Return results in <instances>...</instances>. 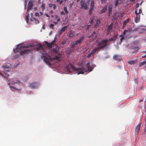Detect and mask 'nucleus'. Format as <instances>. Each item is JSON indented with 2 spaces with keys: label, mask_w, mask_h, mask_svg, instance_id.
Returning <instances> with one entry per match:
<instances>
[{
  "label": "nucleus",
  "mask_w": 146,
  "mask_h": 146,
  "mask_svg": "<svg viewBox=\"0 0 146 146\" xmlns=\"http://www.w3.org/2000/svg\"><path fill=\"white\" fill-rule=\"evenodd\" d=\"M61 0H56V1L57 2H59Z\"/></svg>",
  "instance_id": "nucleus-63"
},
{
  "label": "nucleus",
  "mask_w": 146,
  "mask_h": 146,
  "mask_svg": "<svg viewBox=\"0 0 146 146\" xmlns=\"http://www.w3.org/2000/svg\"><path fill=\"white\" fill-rule=\"evenodd\" d=\"M94 9H92V8H90L89 11V15H90L92 13V11Z\"/></svg>",
  "instance_id": "nucleus-40"
},
{
  "label": "nucleus",
  "mask_w": 146,
  "mask_h": 146,
  "mask_svg": "<svg viewBox=\"0 0 146 146\" xmlns=\"http://www.w3.org/2000/svg\"><path fill=\"white\" fill-rule=\"evenodd\" d=\"M54 25L53 24H51L49 26V27L50 29H54Z\"/></svg>",
  "instance_id": "nucleus-38"
},
{
  "label": "nucleus",
  "mask_w": 146,
  "mask_h": 146,
  "mask_svg": "<svg viewBox=\"0 0 146 146\" xmlns=\"http://www.w3.org/2000/svg\"><path fill=\"white\" fill-rule=\"evenodd\" d=\"M11 68V66L10 64H6L3 66V68L6 71H8V70Z\"/></svg>",
  "instance_id": "nucleus-11"
},
{
  "label": "nucleus",
  "mask_w": 146,
  "mask_h": 146,
  "mask_svg": "<svg viewBox=\"0 0 146 146\" xmlns=\"http://www.w3.org/2000/svg\"><path fill=\"white\" fill-rule=\"evenodd\" d=\"M41 8L43 10L45 9V5L44 3H42V4Z\"/></svg>",
  "instance_id": "nucleus-34"
},
{
  "label": "nucleus",
  "mask_w": 146,
  "mask_h": 146,
  "mask_svg": "<svg viewBox=\"0 0 146 146\" xmlns=\"http://www.w3.org/2000/svg\"><path fill=\"white\" fill-rule=\"evenodd\" d=\"M84 36H82L78 40L74 41L72 45H71V48H74L75 46L82 43L84 40Z\"/></svg>",
  "instance_id": "nucleus-5"
},
{
  "label": "nucleus",
  "mask_w": 146,
  "mask_h": 146,
  "mask_svg": "<svg viewBox=\"0 0 146 146\" xmlns=\"http://www.w3.org/2000/svg\"><path fill=\"white\" fill-rule=\"evenodd\" d=\"M136 8H138L139 7V4H138V3H137L136 4Z\"/></svg>",
  "instance_id": "nucleus-60"
},
{
  "label": "nucleus",
  "mask_w": 146,
  "mask_h": 146,
  "mask_svg": "<svg viewBox=\"0 0 146 146\" xmlns=\"http://www.w3.org/2000/svg\"><path fill=\"white\" fill-rule=\"evenodd\" d=\"M127 32V30H124L123 32L122 33V35L123 36V35L124 36L125 35V32Z\"/></svg>",
  "instance_id": "nucleus-43"
},
{
  "label": "nucleus",
  "mask_w": 146,
  "mask_h": 146,
  "mask_svg": "<svg viewBox=\"0 0 146 146\" xmlns=\"http://www.w3.org/2000/svg\"><path fill=\"white\" fill-rule=\"evenodd\" d=\"M37 46L38 47L37 50H39V49L40 48H42V45L41 44H39L38 45H37Z\"/></svg>",
  "instance_id": "nucleus-36"
},
{
  "label": "nucleus",
  "mask_w": 146,
  "mask_h": 146,
  "mask_svg": "<svg viewBox=\"0 0 146 146\" xmlns=\"http://www.w3.org/2000/svg\"><path fill=\"white\" fill-rule=\"evenodd\" d=\"M35 15L36 16L38 17V16H39V14L38 13H35Z\"/></svg>",
  "instance_id": "nucleus-52"
},
{
  "label": "nucleus",
  "mask_w": 146,
  "mask_h": 146,
  "mask_svg": "<svg viewBox=\"0 0 146 146\" xmlns=\"http://www.w3.org/2000/svg\"><path fill=\"white\" fill-rule=\"evenodd\" d=\"M108 42V40L106 39L103 40L100 42L98 43V45L99 46L98 47V48L100 50L106 48L108 45L107 43Z\"/></svg>",
  "instance_id": "nucleus-3"
},
{
  "label": "nucleus",
  "mask_w": 146,
  "mask_h": 146,
  "mask_svg": "<svg viewBox=\"0 0 146 146\" xmlns=\"http://www.w3.org/2000/svg\"><path fill=\"white\" fill-rule=\"evenodd\" d=\"M141 123H140L139 124L137 125L135 127V131H136V130H137V135L138 134L139 132L140 131V129L141 127Z\"/></svg>",
  "instance_id": "nucleus-13"
},
{
  "label": "nucleus",
  "mask_w": 146,
  "mask_h": 146,
  "mask_svg": "<svg viewBox=\"0 0 146 146\" xmlns=\"http://www.w3.org/2000/svg\"><path fill=\"white\" fill-rule=\"evenodd\" d=\"M112 8V7L111 6H110L109 7H108V11H109V14H110V12L111 11Z\"/></svg>",
  "instance_id": "nucleus-37"
},
{
  "label": "nucleus",
  "mask_w": 146,
  "mask_h": 146,
  "mask_svg": "<svg viewBox=\"0 0 146 146\" xmlns=\"http://www.w3.org/2000/svg\"><path fill=\"white\" fill-rule=\"evenodd\" d=\"M80 9L86 10L88 9L89 5V1H85V0H81L80 2Z\"/></svg>",
  "instance_id": "nucleus-4"
},
{
  "label": "nucleus",
  "mask_w": 146,
  "mask_h": 146,
  "mask_svg": "<svg viewBox=\"0 0 146 146\" xmlns=\"http://www.w3.org/2000/svg\"><path fill=\"white\" fill-rule=\"evenodd\" d=\"M61 14L62 15H64V13L63 11H61Z\"/></svg>",
  "instance_id": "nucleus-54"
},
{
  "label": "nucleus",
  "mask_w": 146,
  "mask_h": 146,
  "mask_svg": "<svg viewBox=\"0 0 146 146\" xmlns=\"http://www.w3.org/2000/svg\"><path fill=\"white\" fill-rule=\"evenodd\" d=\"M146 57V54L145 55H143L142 56V58H144Z\"/></svg>",
  "instance_id": "nucleus-53"
},
{
  "label": "nucleus",
  "mask_w": 146,
  "mask_h": 146,
  "mask_svg": "<svg viewBox=\"0 0 146 146\" xmlns=\"http://www.w3.org/2000/svg\"><path fill=\"white\" fill-rule=\"evenodd\" d=\"M42 56L44 58V61L48 65H50V62L54 59L53 58H51L49 55L45 52L42 54Z\"/></svg>",
  "instance_id": "nucleus-2"
},
{
  "label": "nucleus",
  "mask_w": 146,
  "mask_h": 146,
  "mask_svg": "<svg viewBox=\"0 0 146 146\" xmlns=\"http://www.w3.org/2000/svg\"><path fill=\"white\" fill-rule=\"evenodd\" d=\"M73 4V2H72L70 4V7H71L72 6V5Z\"/></svg>",
  "instance_id": "nucleus-62"
},
{
  "label": "nucleus",
  "mask_w": 146,
  "mask_h": 146,
  "mask_svg": "<svg viewBox=\"0 0 146 146\" xmlns=\"http://www.w3.org/2000/svg\"><path fill=\"white\" fill-rule=\"evenodd\" d=\"M145 112L146 113V104H145Z\"/></svg>",
  "instance_id": "nucleus-64"
},
{
  "label": "nucleus",
  "mask_w": 146,
  "mask_h": 146,
  "mask_svg": "<svg viewBox=\"0 0 146 146\" xmlns=\"http://www.w3.org/2000/svg\"><path fill=\"white\" fill-rule=\"evenodd\" d=\"M106 0H102L101 1V2L102 4L104 3Z\"/></svg>",
  "instance_id": "nucleus-49"
},
{
  "label": "nucleus",
  "mask_w": 146,
  "mask_h": 146,
  "mask_svg": "<svg viewBox=\"0 0 146 146\" xmlns=\"http://www.w3.org/2000/svg\"><path fill=\"white\" fill-rule=\"evenodd\" d=\"M62 33V31H61L60 30V31H59V32H58V35H60Z\"/></svg>",
  "instance_id": "nucleus-51"
},
{
  "label": "nucleus",
  "mask_w": 146,
  "mask_h": 146,
  "mask_svg": "<svg viewBox=\"0 0 146 146\" xmlns=\"http://www.w3.org/2000/svg\"><path fill=\"white\" fill-rule=\"evenodd\" d=\"M95 19L94 17H91L90 18V19L89 21V23L91 24L90 25H91L93 24V21Z\"/></svg>",
  "instance_id": "nucleus-18"
},
{
  "label": "nucleus",
  "mask_w": 146,
  "mask_h": 146,
  "mask_svg": "<svg viewBox=\"0 0 146 146\" xmlns=\"http://www.w3.org/2000/svg\"><path fill=\"white\" fill-rule=\"evenodd\" d=\"M63 1L62 0H60V1L59 2V3L60 4H62L63 3Z\"/></svg>",
  "instance_id": "nucleus-55"
},
{
  "label": "nucleus",
  "mask_w": 146,
  "mask_h": 146,
  "mask_svg": "<svg viewBox=\"0 0 146 146\" xmlns=\"http://www.w3.org/2000/svg\"><path fill=\"white\" fill-rule=\"evenodd\" d=\"M67 26H65L62 27L60 30L62 32H64L67 29Z\"/></svg>",
  "instance_id": "nucleus-29"
},
{
  "label": "nucleus",
  "mask_w": 146,
  "mask_h": 146,
  "mask_svg": "<svg viewBox=\"0 0 146 146\" xmlns=\"http://www.w3.org/2000/svg\"><path fill=\"white\" fill-rule=\"evenodd\" d=\"M45 15L47 17H49V15L47 14H45Z\"/></svg>",
  "instance_id": "nucleus-57"
},
{
  "label": "nucleus",
  "mask_w": 146,
  "mask_h": 146,
  "mask_svg": "<svg viewBox=\"0 0 146 146\" xmlns=\"http://www.w3.org/2000/svg\"><path fill=\"white\" fill-rule=\"evenodd\" d=\"M139 20L140 19L136 17L135 19V23H137L139 21Z\"/></svg>",
  "instance_id": "nucleus-33"
},
{
  "label": "nucleus",
  "mask_w": 146,
  "mask_h": 146,
  "mask_svg": "<svg viewBox=\"0 0 146 146\" xmlns=\"http://www.w3.org/2000/svg\"><path fill=\"white\" fill-rule=\"evenodd\" d=\"M19 57V55H18V54H17V55H15L14 56V58H18Z\"/></svg>",
  "instance_id": "nucleus-50"
},
{
  "label": "nucleus",
  "mask_w": 146,
  "mask_h": 146,
  "mask_svg": "<svg viewBox=\"0 0 146 146\" xmlns=\"http://www.w3.org/2000/svg\"><path fill=\"white\" fill-rule=\"evenodd\" d=\"M92 55H93V54H92V52H91L90 54H88V55L87 56V58H90L91 57V56Z\"/></svg>",
  "instance_id": "nucleus-39"
},
{
  "label": "nucleus",
  "mask_w": 146,
  "mask_h": 146,
  "mask_svg": "<svg viewBox=\"0 0 146 146\" xmlns=\"http://www.w3.org/2000/svg\"><path fill=\"white\" fill-rule=\"evenodd\" d=\"M33 5V3L32 2L29 1V2L27 6V12H29V11L32 9Z\"/></svg>",
  "instance_id": "nucleus-10"
},
{
  "label": "nucleus",
  "mask_w": 146,
  "mask_h": 146,
  "mask_svg": "<svg viewBox=\"0 0 146 146\" xmlns=\"http://www.w3.org/2000/svg\"><path fill=\"white\" fill-rule=\"evenodd\" d=\"M12 83L13 84H18L20 83V82L19 80H17L16 82H12Z\"/></svg>",
  "instance_id": "nucleus-32"
},
{
  "label": "nucleus",
  "mask_w": 146,
  "mask_h": 146,
  "mask_svg": "<svg viewBox=\"0 0 146 146\" xmlns=\"http://www.w3.org/2000/svg\"><path fill=\"white\" fill-rule=\"evenodd\" d=\"M136 17L138 18L139 19H140V15H139V14H136Z\"/></svg>",
  "instance_id": "nucleus-46"
},
{
  "label": "nucleus",
  "mask_w": 146,
  "mask_h": 146,
  "mask_svg": "<svg viewBox=\"0 0 146 146\" xmlns=\"http://www.w3.org/2000/svg\"><path fill=\"white\" fill-rule=\"evenodd\" d=\"M10 87L11 90L12 91H14L15 90H18L19 91L21 90V89H18L17 88H16L15 87L13 86H10Z\"/></svg>",
  "instance_id": "nucleus-21"
},
{
  "label": "nucleus",
  "mask_w": 146,
  "mask_h": 146,
  "mask_svg": "<svg viewBox=\"0 0 146 146\" xmlns=\"http://www.w3.org/2000/svg\"><path fill=\"white\" fill-rule=\"evenodd\" d=\"M99 50H100L98 48V47H96V48H95L94 49L93 51L91 52H92V54H93L94 53H95L97 51H98Z\"/></svg>",
  "instance_id": "nucleus-26"
},
{
  "label": "nucleus",
  "mask_w": 146,
  "mask_h": 146,
  "mask_svg": "<svg viewBox=\"0 0 146 146\" xmlns=\"http://www.w3.org/2000/svg\"><path fill=\"white\" fill-rule=\"evenodd\" d=\"M49 6L50 7H52L53 9H55L56 8V5L54 4H50L49 5Z\"/></svg>",
  "instance_id": "nucleus-28"
},
{
  "label": "nucleus",
  "mask_w": 146,
  "mask_h": 146,
  "mask_svg": "<svg viewBox=\"0 0 146 146\" xmlns=\"http://www.w3.org/2000/svg\"><path fill=\"white\" fill-rule=\"evenodd\" d=\"M56 40H57V38L56 37H55L54 40L52 42H54V43L56 42Z\"/></svg>",
  "instance_id": "nucleus-48"
},
{
  "label": "nucleus",
  "mask_w": 146,
  "mask_h": 146,
  "mask_svg": "<svg viewBox=\"0 0 146 146\" xmlns=\"http://www.w3.org/2000/svg\"><path fill=\"white\" fill-rule=\"evenodd\" d=\"M95 35V38H96L97 36V35L96 34V33L95 32H93L91 34V35L90 36H89V38H91L94 37V35Z\"/></svg>",
  "instance_id": "nucleus-23"
},
{
  "label": "nucleus",
  "mask_w": 146,
  "mask_h": 146,
  "mask_svg": "<svg viewBox=\"0 0 146 146\" xmlns=\"http://www.w3.org/2000/svg\"><path fill=\"white\" fill-rule=\"evenodd\" d=\"M143 130L144 131L143 133L144 134H146V127H145V128Z\"/></svg>",
  "instance_id": "nucleus-45"
},
{
  "label": "nucleus",
  "mask_w": 146,
  "mask_h": 146,
  "mask_svg": "<svg viewBox=\"0 0 146 146\" xmlns=\"http://www.w3.org/2000/svg\"><path fill=\"white\" fill-rule=\"evenodd\" d=\"M44 42L46 45L47 48H50L52 47V46L50 43H48L46 41H45Z\"/></svg>",
  "instance_id": "nucleus-20"
},
{
  "label": "nucleus",
  "mask_w": 146,
  "mask_h": 146,
  "mask_svg": "<svg viewBox=\"0 0 146 146\" xmlns=\"http://www.w3.org/2000/svg\"><path fill=\"white\" fill-rule=\"evenodd\" d=\"M112 23H111L110 25L108 26L107 28V31L108 32H110L112 29Z\"/></svg>",
  "instance_id": "nucleus-14"
},
{
  "label": "nucleus",
  "mask_w": 146,
  "mask_h": 146,
  "mask_svg": "<svg viewBox=\"0 0 146 146\" xmlns=\"http://www.w3.org/2000/svg\"><path fill=\"white\" fill-rule=\"evenodd\" d=\"M90 8H92V9H94V3L93 1H92L90 3Z\"/></svg>",
  "instance_id": "nucleus-19"
},
{
  "label": "nucleus",
  "mask_w": 146,
  "mask_h": 146,
  "mask_svg": "<svg viewBox=\"0 0 146 146\" xmlns=\"http://www.w3.org/2000/svg\"><path fill=\"white\" fill-rule=\"evenodd\" d=\"M129 21V18H128L126 20H125L123 21V24L126 25L127 23H128Z\"/></svg>",
  "instance_id": "nucleus-30"
},
{
  "label": "nucleus",
  "mask_w": 146,
  "mask_h": 146,
  "mask_svg": "<svg viewBox=\"0 0 146 146\" xmlns=\"http://www.w3.org/2000/svg\"><path fill=\"white\" fill-rule=\"evenodd\" d=\"M69 36L70 37L72 38L74 36H78L79 35V34L77 33L75 31H70L69 32Z\"/></svg>",
  "instance_id": "nucleus-8"
},
{
  "label": "nucleus",
  "mask_w": 146,
  "mask_h": 146,
  "mask_svg": "<svg viewBox=\"0 0 146 146\" xmlns=\"http://www.w3.org/2000/svg\"><path fill=\"white\" fill-rule=\"evenodd\" d=\"M117 37L116 35H114L113 37L110 38L108 40L109 41H115Z\"/></svg>",
  "instance_id": "nucleus-15"
},
{
  "label": "nucleus",
  "mask_w": 146,
  "mask_h": 146,
  "mask_svg": "<svg viewBox=\"0 0 146 146\" xmlns=\"http://www.w3.org/2000/svg\"><path fill=\"white\" fill-rule=\"evenodd\" d=\"M29 46L28 48H29V49H25L24 50L21 51L20 52V55H22L24 54H28L33 50L34 48V45H31Z\"/></svg>",
  "instance_id": "nucleus-6"
},
{
  "label": "nucleus",
  "mask_w": 146,
  "mask_h": 146,
  "mask_svg": "<svg viewBox=\"0 0 146 146\" xmlns=\"http://www.w3.org/2000/svg\"><path fill=\"white\" fill-rule=\"evenodd\" d=\"M135 61L133 60H130L128 62V63L129 64L132 65L135 63Z\"/></svg>",
  "instance_id": "nucleus-25"
},
{
  "label": "nucleus",
  "mask_w": 146,
  "mask_h": 146,
  "mask_svg": "<svg viewBox=\"0 0 146 146\" xmlns=\"http://www.w3.org/2000/svg\"><path fill=\"white\" fill-rule=\"evenodd\" d=\"M64 10L65 12V13L66 14H68V11L67 9V8L66 7H64Z\"/></svg>",
  "instance_id": "nucleus-35"
},
{
  "label": "nucleus",
  "mask_w": 146,
  "mask_h": 146,
  "mask_svg": "<svg viewBox=\"0 0 146 146\" xmlns=\"http://www.w3.org/2000/svg\"><path fill=\"white\" fill-rule=\"evenodd\" d=\"M50 14H52L53 13V11L52 10H51L50 11Z\"/></svg>",
  "instance_id": "nucleus-56"
},
{
  "label": "nucleus",
  "mask_w": 146,
  "mask_h": 146,
  "mask_svg": "<svg viewBox=\"0 0 146 146\" xmlns=\"http://www.w3.org/2000/svg\"><path fill=\"white\" fill-rule=\"evenodd\" d=\"M29 12H27V13L25 16V20L26 21L27 23H28L29 20V14L28 13Z\"/></svg>",
  "instance_id": "nucleus-24"
},
{
  "label": "nucleus",
  "mask_w": 146,
  "mask_h": 146,
  "mask_svg": "<svg viewBox=\"0 0 146 146\" xmlns=\"http://www.w3.org/2000/svg\"><path fill=\"white\" fill-rule=\"evenodd\" d=\"M113 59L116 61H120L121 60L120 56L117 55H115L113 57Z\"/></svg>",
  "instance_id": "nucleus-12"
},
{
  "label": "nucleus",
  "mask_w": 146,
  "mask_h": 146,
  "mask_svg": "<svg viewBox=\"0 0 146 146\" xmlns=\"http://www.w3.org/2000/svg\"><path fill=\"white\" fill-rule=\"evenodd\" d=\"M86 66L88 68L87 70H85L83 66H81L80 68H76L73 66L72 64H69L66 66L65 69L68 73H71L72 71H77L78 74H84V72L89 71L90 72L92 71L93 69L95 66L94 65L90 64V62H88L86 64Z\"/></svg>",
  "instance_id": "nucleus-1"
},
{
  "label": "nucleus",
  "mask_w": 146,
  "mask_h": 146,
  "mask_svg": "<svg viewBox=\"0 0 146 146\" xmlns=\"http://www.w3.org/2000/svg\"><path fill=\"white\" fill-rule=\"evenodd\" d=\"M60 21V18H58V19H57V21L58 22H59Z\"/></svg>",
  "instance_id": "nucleus-61"
},
{
  "label": "nucleus",
  "mask_w": 146,
  "mask_h": 146,
  "mask_svg": "<svg viewBox=\"0 0 146 146\" xmlns=\"http://www.w3.org/2000/svg\"><path fill=\"white\" fill-rule=\"evenodd\" d=\"M29 85L31 87L35 88L38 86V84L37 83L34 82L30 83L29 84Z\"/></svg>",
  "instance_id": "nucleus-9"
},
{
  "label": "nucleus",
  "mask_w": 146,
  "mask_h": 146,
  "mask_svg": "<svg viewBox=\"0 0 146 146\" xmlns=\"http://www.w3.org/2000/svg\"><path fill=\"white\" fill-rule=\"evenodd\" d=\"M134 48L136 50V52H137L138 50L139 49V48L138 47H134Z\"/></svg>",
  "instance_id": "nucleus-44"
},
{
  "label": "nucleus",
  "mask_w": 146,
  "mask_h": 146,
  "mask_svg": "<svg viewBox=\"0 0 146 146\" xmlns=\"http://www.w3.org/2000/svg\"><path fill=\"white\" fill-rule=\"evenodd\" d=\"M50 43L51 44L52 46V45H53L54 44V42H52V41Z\"/></svg>",
  "instance_id": "nucleus-59"
},
{
  "label": "nucleus",
  "mask_w": 146,
  "mask_h": 146,
  "mask_svg": "<svg viewBox=\"0 0 146 146\" xmlns=\"http://www.w3.org/2000/svg\"><path fill=\"white\" fill-rule=\"evenodd\" d=\"M139 43V40L135 41L132 42V43L134 44H138Z\"/></svg>",
  "instance_id": "nucleus-31"
},
{
  "label": "nucleus",
  "mask_w": 146,
  "mask_h": 146,
  "mask_svg": "<svg viewBox=\"0 0 146 146\" xmlns=\"http://www.w3.org/2000/svg\"><path fill=\"white\" fill-rule=\"evenodd\" d=\"M118 4V1L116 0L115 1V6H117Z\"/></svg>",
  "instance_id": "nucleus-42"
},
{
  "label": "nucleus",
  "mask_w": 146,
  "mask_h": 146,
  "mask_svg": "<svg viewBox=\"0 0 146 146\" xmlns=\"http://www.w3.org/2000/svg\"><path fill=\"white\" fill-rule=\"evenodd\" d=\"M107 10V7L105 6L104 7H103L101 11V12L100 13V14L101 13H104L106 12Z\"/></svg>",
  "instance_id": "nucleus-16"
},
{
  "label": "nucleus",
  "mask_w": 146,
  "mask_h": 146,
  "mask_svg": "<svg viewBox=\"0 0 146 146\" xmlns=\"http://www.w3.org/2000/svg\"><path fill=\"white\" fill-rule=\"evenodd\" d=\"M138 29V28H136L134 29H133L132 30V31H137Z\"/></svg>",
  "instance_id": "nucleus-47"
},
{
  "label": "nucleus",
  "mask_w": 146,
  "mask_h": 146,
  "mask_svg": "<svg viewBox=\"0 0 146 146\" xmlns=\"http://www.w3.org/2000/svg\"><path fill=\"white\" fill-rule=\"evenodd\" d=\"M145 64H146V60L143 61L140 63L139 64V66H141Z\"/></svg>",
  "instance_id": "nucleus-27"
},
{
  "label": "nucleus",
  "mask_w": 146,
  "mask_h": 146,
  "mask_svg": "<svg viewBox=\"0 0 146 146\" xmlns=\"http://www.w3.org/2000/svg\"><path fill=\"white\" fill-rule=\"evenodd\" d=\"M135 14H140L142 13V10L141 9H139V10L136 9L135 10Z\"/></svg>",
  "instance_id": "nucleus-22"
},
{
  "label": "nucleus",
  "mask_w": 146,
  "mask_h": 146,
  "mask_svg": "<svg viewBox=\"0 0 146 146\" xmlns=\"http://www.w3.org/2000/svg\"><path fill=\"white\" fill-rule=\"evenodd\" d=\"M120 37H121V38L120 39V41L121 42L122 41V40L124 39V37L122 35H120Z\"/></svg>",
  "instance_id": "nucleus-41"
},
{
  "label": "nucleus",
  "mask_w": 146,
  "mask_h": 146,
  "mask_svg": "<svg viewBox=\"0 0 146 146\" xmlns=\"http://www.w3.org/2000/svg\"><path fill=\"white\" fill-rule=\"evenodd\" d=\"M55 16L56 19H58V18H59L58 17V16L57 15H56Z\"/></svg>",
  "instance_id": "nucleus-58"
},
{
  "label": "nucleus",
  "mask_w": 146,
  "mask_h": 146,
  "mask_svg": "<svg viewBox=\"0 0 146 146\" xmlns=\"http://www.w3.org/2000/svg\"><path fill=\"white\" fill-rule=\"evenodd\" d=\"M29 46H22V44H19L17 46L15 49H13V52L14 53H16L21 50L22 48H28Z\"/></svg>",
  "instance_id": "nucleus-7"
},
{
  "label": "nucleus",
  "mask_w": 146,
  "mask_h": 146,
  "mask_svg": "<svg viewBox=\"0 0 146 146\" xmlns=\"http://www.w3.org/2000/svg\"><path fill=\"white\" fill-rule=\"evenodd\" d=\"M100 22V20L99 19H98L97 20L96 23L94 27V28H97V27H98L99 26V24Z\"/></svg>",
  "instance_id": "nucleus-17"
}]
</instances>
